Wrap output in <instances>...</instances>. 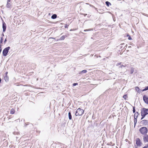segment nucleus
Masks as SVG:
<instances>
[{"label": "nucleus", "instance_id": "22", "mask_svg": "<svg viewBox=\"0 0 148 148\" xmlns=\"http://www.w3.org/2000/svg\"><path fill=\"white\" fill-rule=\"evenodd\" d=\"M6 79H5V80L6 81H8V77L7 76V75L6 76Z\"/></svg>", "mask_w": 148, "mask_h": 148}, {"label": "nucleus", "instance_id": "18", "mask_svg": "<svg viewBox=\"0 0 148 148\" xmlns=\"http://www.w3.org/2000/svg\"><path fill=\"white\" fill-rule=\"evenodd\" d=\"M148 90V86L146 87L144 89H143L142 90V91H144L145 90Z\"/></svg>", "mask_w": 148, "mask_h": 148}, {"label": "nucleus", "instance_id": "1", "mask_svg": "<svg viewBox=\"0 0 148 148\" xmlns=\"http://www.w3.org/2000/svg\"><path fill=\"white\" fill-rule=\"evenodd\" d=\"M84 111L80 108H79L76 111L75 115L76 116H80L82 115Z\"/></svg>", "mask_w": 148, "mask_h": 148}, {"label": "nucleus", "instance_id": "12", "mask_svg": "<svg viewBox=\"0 0 148 148\" xmlns=\"http://www.w3.org/2000/svg\"><path fill=\"white\" fill-rule=\"evenodd\" d=\"M51 17L53 19H55L57 17V15L56 14H54Z\"/></svg>", "mask_w": 148, "mask_h": 148}, {"label": "nucleus", "instance_id": "10", "mask_svg": "<svg viewBox=\"0 0 148 148\" xmlns=\"http://www.w3.org/2000/svg\"><path fill=\"white\" fill-rule=\"evenodd\" d=\"M11 6V4L10 3H7L6 7L8 8H10Z\"/></svg>", "mask_w": 148, "mask_h": 148}, {"label": "nucleus", "instance_id": "11", "mask_svg": "<svg viewBox=\"0 0 148 148\" xmlns=\"http://www.w3.org/2000/svg\"><path fill=\"white\" fill-rule=\"evenodd\" d=\"M68 116H69V119L70 120H71L72 119V116H71L70 112H69Z\"/></svg>", "mask_w": 148, "mask_h": 148}, {"label": "nucleus", "instance_id": "16", "mask_svg": "<svg viewBox=\"0 0 148 148\" xmlns=\"http://www.w3.org/2000/svg\"><path fill=\"white\" fill-rule=\"evenodd\" d=\"M137 123V119H134V127L135 126V125Z\"/></svg>", "mask_w": 148, "mask_h": 148}, {"label": "nucleus", "instance_id": "3", "mask_svg": "<svg viewBox=\"0 0 148 148\" xmlns=\"http://www.w3.org/2000/svg\"><path fill=\"white\" fill-rule=\"evenodd\" d=\"M10 47H8L5 48L3 51V54L4 56H6L8 53L10 49Z\"/></svg>", "mask_w": 148, "mask_h": 148}, {"label": "nucleus", "instance_id": "33", "mask_svg": "<svg viewBox=\"0 0 148 148\" xmlns=\"http://www.w3.org/2000/svg\"><path fill=\"white\" fill-rule=\"evenodd\" d=\"M7 41V40H6V39H5V41H4V42H5L6 41Z\"/></svg>", "mask_w": 148, "mask_h": 148}, {"label": "nucleus", "instance_id": "2", "mask_svg": "<svg viewBox=\"0 0 148 148\" xmlns=\"http://www.w3.org/2000/svg\"><path fill=\"white\" fill-rule=\"evenodd\" d=\"M148 114V109L144 108L141 111V116L142 117L141 118V119H142L145 116Z\"/></svg>", "mask_w": 148, "mask_h": 148}, {"label": "nucleus", "instance_id": "7", "mask_svg": "<svg viewBox=\"0 0 148 148\" xmlns=\"http://www.w3.org/2000/svg\"><path fill=\"white\" fill-rule=\"evenodd\" d=\"M143 139L144 141L145 142H148V135H145L144 136Z\"/></svg>", "mask_w": 148, "mask_h": 148}, {"label": "nucleus", "instance_id": "31", "mask_svg": "<svg viewBox=\"0 0 148 148\" xmlns=\"http://www.w3.org/2000/svg\"><path fill=\"white\" fill-rule=\"evenodd\" d=\"M133 112L134 113L135 112V110L134 108L133 109Z\"/></svg>", "mask_w": 148, "mask_h": 148}, {"label": "nucleus", "instance_id": "32", "mask_svg": "<svg viewBox=\"0 0 148 148\" xmlns=\"http://www.w3.org/2000/svg\"><path fill=\"white\" fill-rule=\"evenodd\" d=\"M121 64V63H118L117 64V65H120Z\"/></svg>", "mask_w": 148, "mask_h": 148}, {"label": "nucleus", "instance_id": "17", "mask_svg": "<svg viewBox=\"0 0 148 148\" xmlns=\"http://www.w3.org/2000/svg\"><path fill=\"white\" fill-rule=\"evenodd\" d=\"M87 72V71L86 70H83L81 72L82 73H85Z\"/></svg>", "mask_w": 148, "mask_h": 148}, {"label": "nucleus", "instance_id": "26", "mask_svg": "<svg viewBox=\"0 0 148 148\" xmlns=\"http://www.w3.org/2000/svg\"><path fill=\"white\" fill-rule=\"evenodd\" d=\"M128 39L129 40H131L132 39V38L130 36L129 37H128Z\"/></svg>", "mask_w": 148, "mask_h": 148}, {"label": "nucleus", "instance_id": "28", "mask_svg": "<svg viewBox=\"0 0 148 148\" xmlns=\"http://www.w3.org/2000/svg\"><path fill=\"white\" fill-rule=\"evenodd\" d=\"M148 148V145H147L146 146H145L143 148Z\"/></svg>", "mask_w": 148, "mask_h": 148}, {"label": "nucleus", "instance_id": "21", "mask_svg": "<svg viewBox=\"0 0 148 148\" xmlns=\"http://www.w3.org/2000/svg\"><path fill=\"white\" fill-rule=\"evenodd\" d=\"M91 30H93V29H85V30H84V32H86V31H90Z\"/></svg>", "mask_w": 148, "mask_h": 148}, {"label": "nucleus", "instance_id": "35", "mask_svg": "<svg viewBox=\"0 0 148 148\" xmlns=\"http://www.w3.org/2000/svg\"><path fill=\"white\" fill-rule=\"evenodd\" d=\"M7 73H8V72H6L5 73V74H6V75H7Z\"/></svg>", "mask_w": 148, "mask_h": 148}, {"label": "nucleus", "instance_id": "25", "mask_svg": "<svg viewBox=\"0 0 148 148\" xmlns=\"http://www.w3.org/2000/svg\"><path fill=\"white\" fill-rule=\"evenodd\" d=\"M1 51H2V48H1V47L0 46V54L1 53Z\"/></svg>", "mask_w": 148, "mask_h": 148}, {"label": "nucleus", "instance_id": "6", "mask_svg": "<svg viewBox=\"0 0 148 148\" xmlns=\"http://www.w3.org/2000/svg\"><path fill=\"white\" fill-rule=\"evenodd\" d=\"M6 28V25L4 22H3V32H5Z\"/></svg>", "mask_w": 148, "mask_h": 148}, {"label": "nucleus", "instance_id": "24", "mask_svg": "<svg viewBox=\"0 0 148 148\" xmlns=\"http://www.w3.org/2000/svg\"><path fill=\"white\" fill-rule=\"evenodd\" d=\"M126 66V65L125 66H124L123 65H121V66H120V67L122 68V67H125Z\"/></svg>", "mask_w": 148, "mask_h": 148}, {"label": "nucleus", "instance_id": "30", "mask_svg": "<svg viewBox=\"0 0 148 148\" xmlns=\"http://www.w3.org/2000/svg\"><path fill=\"white\" fill-rule=\"evenodd\" d=\"M11 0H8L7 1V2L9 3V2H10L11 1Z\"/></svg>", "mask_w": 148, "mask_h": 148}, {"label": "nucleus", "instance_id": "4", "mask_svg": "<svg viewBox=\"0 0 148 148\" xmlns=\"http://www.w3.org/2000/svg\"><path fill=\"white\" fill-rule=\"evenodd\" d=\"M139 131H140L141 133L142 134H146L147 132V128L145 127H141Z\"/></svg>", "mask_w": 148, "mask_h": 148}, {"label": "nucleus", "instance_id": "13", "mask_svg": "<svg viewBox=\"0 0 148 148\" xmlns=\"http://www.w3.org/2000/svg\"><path fill=\"white\" fill-rule=\"evenodd\" d=\"M106 4L107 5V6H109L110 5H111V3L109 2L108 1H106Z\"/></svg>", "mask_w": 148, "mask_h": 148}, {"label": "nucleus", "instance_id": "27", "mask_svg": "<svg viewBox=\"0 0 148 148\" xmlns=\"http://www.w3.org/2000/svg\"><path fill=\"white\" fill-rule=\"evenodd\" d=\"M68 25H66L65 26V28H68Z\"/></svg>", "mask_w": 148, "mask_h": 148}, {"label": "nucleus", "instance_id": "15", "mask_svg": "<svg viewBox=\"0 0 148 148\" xmlns=\"http://www.w3.org/2000/svg\"><path fill=\"white\" fill-rule=\"evenodd\" d=\"M64 38H65V36H63L60 38V40H64Z\"/></svg>", "mask_w": 148, "mask_h": 148}, {"label": "nucleus", "instance_id": "36", "mask_svg": "<svg viewBox=\"0 0 148 148\" xmlns=\"http://www.w3.org/2000/svg\"><path fill=\"white\" fill-rule=\"evenodd\" d=\"M52 38L55 39V38Z\"/></svg>", "mask_w": 148, "mask_h": 148}, {"label": "nucleus", "instance_id": "29", "mask_svg": "<svg viewBox=\"0 0 148 148\" xmlns=\"http://www.w3.org/2000/svg\"><path fill=\"white\" fill-rule=\"evenodd\" d=\"M2 40H3L2 38H1V41H0L1 43H2Z\"/></svg>", "mask_w": 148, "mask_h": 148}, {"label": "nucleus", "instance_id": "14", "mask_svg": "<svg viewBox=\"0 0 148 148\" xmlns=\"http://www.w3.org/2000/svg\"><path fill=\"white\" fill-rule=\"evenodd\" d=\"M15 112V110L13 109H12L10 111V113L11 114H14Z\"/></svg>", "mask_w": 148, "mask_h": 148}, {"label": "nucleus", "instance_id": "23", "mask_svg": "<svg viewBox=\"0 0 148 148\" xmlns=\"http://www.w3.org/2000/svg\"><path fill=\"white\" fill-rule=\"evenodd\" d=\"M78 84L77 83H74L73 84V86H75L76 85H77Z\"/></svg>", "mask_w": 148, "mask_h": 148}, {"label": "nucleus", "instance_id": "34", "mask_svg": "<svg viewBox=\"0 0 148 148\" xmlns=\"http://www.w3.org/2000/svg\"><path fill=\"white\" fill-rule=\"evenodd\" d=\"M127 36H129V37L130 36V35L129 34H127Z\"/></svg>", "mask_w": 148, "mask_h": 148}, {"label": "nucleus", "instance_id": "19", "mask_svg": "<svg viewBox=\"0 0 148 148\" xmlns=\"http://www.w3.org/2000/svg\"><path fill=\"white\" fill-rule=\"evenodd\" d=\"M127 95H125L124 96H123V98H124V99L125 100H126V98H127Z\"/></svg>", "mask_w": 148, "mask_h": 148}, {"label": "nucleus", "instance_id": "20", "mask_svg": "<svg viewBox=\"0 0 148 148\" xmlns=\"http://www.w3.org/2000/svg\"><path fill=\"white\" fill-rule=\"evenodd\" d=\"M136 91H137V92H139V87H137L136 88Z\"/></svg>", "mask_w": 148, "mask_h": 148}, {"label": "nucleus", "instance_id": "8", "mask_svg": "<svg viewBox=\"0 0 148 148\" xmlns=\"http://www.w3.org/2000/svg\"><path fill=\"white\" fill-rule=\"evenodd\" d=\"M136 144L135 145V148H138L139 145V138H137L136 140Z\"/></svg>", "mask_w": 148, "mask_h": 148}, {"label": "nucleus", "instance_id": "5", "mask_svg": "<svg viewBox=\"0 0 148 148\" xmlns=\"http://www.w3.org/2000/svg\"><path fill=\"white\" fill-rule=\"evenodd\" d=\"M143 99L145 102L148 104V97L146 96H144L143 97Z\"/></svg>", "mask_w": 148, "mask_h": 148}, {"label": "nucleus", "instance_id": "9", "mask_svg": "<svg viewBox=\"0 0 148 148\" xmlns=\"http://www.w3.org/2000/svg\"><path fill=\"white\" fill-rule=\"evenodd\" d=\"M138 112H136L134 114V119L135 118V119H137L138 116Z\"/></svg>", "mask_w": 148, "mask_h": 148}]
</instances>
